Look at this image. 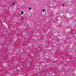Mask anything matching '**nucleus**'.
<instances>
[{"label": "nucleus", "mask_w": 76, "mask_h": 76, "mask_svg": "<svg viewBox=\"0 0 76 76\" xmlns=\"http://www.w3.org/2000/svg\"><path fill=\"white\" fill-rule=\"evenodd\" d=\"M29 64H30V63L28 62V63H27V66H29Z\"/></svg>", "instance_id": "f257e3e1"}, {"label": "nucleus", "mask_w": 76, "mask_h": 76, "mask_svg": "<svg viewBox=\"0 0 76 76\" xmlns=\"http://www.w3.org/2000/svg\"><path fill=\"white\" fill-rule=\"evenodd\" d=\"M15 3H16L15 2H13V4H12V6H13V5H14V4H15Z\"/></svg>", "instance_id": "f03ea898"}, {"label": "nucleus", "mask_w": 76, "mask_h": 76, "mask_svg": "<svg viewBox=\"0 0 76 76\" xmlns=\"http://www.w3.org/2000/svg\"><path fill=\"white\" fill-rule=\"evenodd\" d=\"M21 13L22 14V15H23V12L21 11Z\"/></svg>", "instance_id": "7ed1b4c3"}, {"label": "nucleus", "mask_w": 76, "mask_h": 76, "mask_svg": "<svg viewBox=\"0 0 76 76\" xmlns=\"http://www.w3.org/2000/svg\"><path fill=\"white\" fill-rule=\"evenodd\" d=\"M42 12H45V11L44 10H43L42 11Z\"/></svg>", "instance_id": "20e7f679"}, {"label": "nucleus", "mask_w": 76, "mask_h": 76, "mask_svg": "<svg viewBox=\"0 0 76 76\" xmlns=\"http://www.w3.org/2000/svg\"><path fill=\"white\" fill-rule=\"evenodd\" d=\"M29 10H31V8H29Z\"/></svg>", "instance_id": "39448f33"}, {"label": "nucleus", "mask_w": 76, "mask_h": 76, "mask_svg": "<svg viewBox=\"0 0 76 76\" xmlns=\"http://www.w3.org/2000/svg\"><path fill=\"white\" fill-rule=\"evenodd\" d=\"M62 6H63V7H64V4H63L62 5Z\"/></svg>", "instance_id": "423d86ee"}, {"label": "nucleus", "mask_w": 76, "mask_h": 76, "mask_svg": "<svg viewBox=\"0 0 76 76\" xmlns=\"http://www.w3.org/2000/svg\"><path fill=\"white\" fill-rule=\"evenodd\" d=\"M21 19H22V20H23V18H22Z\"/></svg>", "instance_id": "0eeeda50"}, {"label": "nucleus", "mask_w": 76, "mask_h": 76, "mask_svg": "<svg viewBox=\"0 0 76 76\" xmlns=\"http://www.w3.org/2000/svg\"><path fill=\"white\" fill-rule=\"evenodd\" d=\"M45 10V11H46V10Z\"/></svg>", "instance_id": "6e6552de"}, {"label": "nucleus", "mask_w": 76, "mask_h": 76, "mask_svg": "<svg viewBox=\"0 0 76 76\" xmlns=\"http://www.w3.org/2000/svg\"><path fill=\"white\" fill-rule=\"evenodd\" d=\"M38 69L39 70H40V68H39Z\"/></svg>", "instance_id": "1a4fd4ad"}]
</instances>
